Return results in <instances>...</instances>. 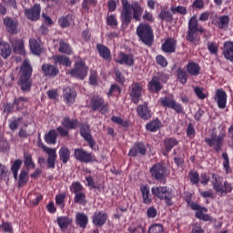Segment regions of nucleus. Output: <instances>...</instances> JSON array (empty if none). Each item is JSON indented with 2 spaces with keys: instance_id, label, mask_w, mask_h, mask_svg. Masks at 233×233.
Returning a JSON list of instances; mask_svg holds the SVG:
<instances>
[{
  "instance_id": "nucleus-1",
  "label": "nucleus",
  "mask_w": 233,
  "mask_h": 233,
  "mask_svg": "<svg viewBox=\"0 0 233 233\" xmlns=\"http://www.w3.org/2000/svg\"><path fill=\"white\" fill-rule=\"evenodd\" d=\"M225 137H227V130L225 129V127H223L220 128L218 135V132H216V129H213L210 137L205 138V143L218 154V152L223 151Z\"/></svg>"
},
{
  "instance_id": "nucleus-2",
  "label": "nucleus",
  "mask_w": 233,
  "mask_h": 233,
  "mask_svg": "<svg viewBox=\"0 0 233 233\" xmlns=\"http://www.w3.org/2000/svg\"><path fill=\"white\" fill-rule=\"evenodd\" d=\"M32 72L33 69L30 63H28V61H24L21 66V76L17 82L22 92H30V90H32Z\"/></svg>"
},
{
  "instance_id": "nucleus-3",
  "label": "nucleus",
  "mask_w": 233,
  "mask_h": 233,
  "mask_svg": "<svg viewBox=\"0 0 233 233\" xmlns=\"http://www.w3.org/2000/svg\"><path fill=\"white\" fill-rule=\"evenodd\" d=\"M205 28L199 25L197 16L193 15L188 20L186 40L189 43H197V41H199L198 34H205Z\"/></svg>"
},
{
  "instance_id": "nucleus-4",
  "label": "nucleus",
  "mask_w": 233,
  "mask_h": 233,
  "mask_svg": "<svg viewBox=\"0 0 233 233\" xmlns=\"http://www.w3.org/2000/svg\"><path fill=\"white\" fill-rule=\"evenodd\" d=\"M136 34L138 41H141L146 46H152L154 45V30L150 25L139 24L137 27Z\"/></svg>"
},
{
  "instance_id": "nucleus-5",
  "label": "nucleus",
  "mask_w": 233,
  "mask_h": 233,
  "mask_svg": "<svg viewBox=\"0 0 233 233\" xmlns=\"http://www.w3.org/2000/svg\"><path fill=\"white\" fill-rule=\"evenodd\" d=\"M151 192L153 196L160 199L161 201H165L166 206L172 207L174 205V199L176 195L174 191L170 189V187L159 186V187H153L151 188Z\"/></svg>"
},
{
  "instance_id": "nucleus-6",
  "label": "nucleus",
  "mask_w": 233,
  "mask_h": 233,
  "mask_svg": "<svg viewBox=\"0 0 233 233\" xmlns=\"http://www.w3.org/2000/svg\"><path fill=\"white\" fill-rule=\"evenodd\" d=\"M211 185L215 192H217V194H220V196L230 194L233 190L232 183L227 180L223 183V178L214 173L212 174Z\"/></svg>"
},
{
  "instance_id": "nucleus-7",
  "label": "nucleus",
  "mask_w": 233,
  "mask_h": 233,
  "mask_svg": "<svg viewBox=\"0 0 233 233\" xmlns=\"http://www.w3.org/2000/svg\"><path fill=\"white\" fill-rule=\"evenodd\" d=\"M168 81V75L165 73H157V76H152L147 84V90L150 94H159L164 88L163 84Z\"/></svg>"
},
{
  "instance_id": "nucleus-8",
  "label": "nucleus",
  "mask_w": 233,
  "mask_h": 233,
  "mask_svg": "<svg viewBox=\"0 0 233 233\" xmlns=\"http://www.w3.org/2000/svg\"><path fill=\"white\" fill-rule=\"evenodd\" d=\"M149 173L152 179L156 181H165L170 176V171L163 162H157L153 165L149 169Z\"/></svg>"
},
{
  "instance_id": "nucleus-9",
  "label": "nucleus",
  "mask_w": 233,
  "mask_h": 233,
  "mask_svg": "<svg viewBox=\"0 0 233 233\" xmlns=\"http://www.w3.org/2000/svg\"><path fill=\"white\" fill-rule=\"evenodd\" d=\"M69 74L72 76V77H76L77 79H85L86 76H88V66H86V62L83 60V58H80L75 63L74 68L69 70Z\"/></svg>"
},
{
  "instance_id": "nucleus-10",
  "label": "nucleus",
  "mask_w": 233,
  "mask_h": 233,
  "mask_svg": "<svg viewBox=\"0 0 233 233\" xmlns=\"http://www.w3.org/2000/svg\"><path fill=\"white\" fill-rule=\"evenodd\" d=\"M89 106L93 112H100V114L108 112V103H106L105 98L99 96H94L91 98Z\"/></svg>"
},
{
  "instance_id": "nucleus-11",
  "label": "nucleus",
  "mask_w": 233,
  "mask_h": 233,
  "mask_svg": "<svg viewBox=\"0 0 233 233\" xmlns=\"http://www.w3.org/2000/svg\"><path fill=\"white\" fill-rule=\"evenodd\" d=\"M145 89H143V84L139 82L133 83L129 87V97L131 98L132 103L137 105V103L141 101Z\"/></svg>"
},
{
  "instance_id": "nucleus-12",
  "label": "nucleus",
  "mask_w": 233,
  "mask_h": 233,
  "mask_svg": "<svg viewBox=\"0 0 233 233\" xmlns=\"http://www.w3.org/2000/svg\"><path fill=\"white\" fill-rule=\"evenodd\" d=\"M160 104L165 108H171L177 114H183V105L177 103L176 99L170 96H164L160 98Z\"/></svg>"
},
{
  "instance_id": "nucleus-13",
  "label": "nucleus",
  "mask_w": 233,
  "mask_h": 233,
  "mask_svg": "<svg viewBox=\"0 0 233 233\" xmlns=\"http://www.w3.org/2000/svg\"><path fill=\"white\" fill-rule=\"evenodd\" d=\"M74 157L80 163H94L96 161V157L92 153H88L83 148H75Z\"/></svg>"
},
{
  "instance_id": "nucleus-14",
  "label": "nucleus",
  "mask_w": 233,
  "mask_h": 233,
  "mask_svg": "<svg viewBox=\"0 0 233 233\" xmlns=\"http://www.w3.org/2000/svg\"><path fill=\"white\" fill-rule=\"evenodd\" d=\"M3 24L7 34L11 35H17L19 34V21L17 19L6 16L4 18Z\"/></svg>"
},
{
  "instance_id": "nucleus-15",
  "label": "nucleus",
  "mask_w": 233,
  "mask_h": 233,
  "mask_svg": "<svg viewBox=\"0 0 233 233\" xmlns=\"http://www.w3.org/2000/svg\"><path fill=\"white\" fill-rule=\"evenodd\" d=\"M24 14L28 21H39L41 19V4H34L32 7L25 8Z\"/></svg>"
},
{
  "instance_id": "nucleus-16",
  "label": "nucleus",
  "mask_w": 233,
  "mask_h": 233,
  "mask_svg": "<svg viewBox=\"0 0 233 233\" xmlns=\"http://www.w3.org/2000/svg\"><path fill=\"white\" fill-rule=\"evenodd\" d=\"M127 6L129 11L132 10L133 19L137 22L141 21V17L143 16V12H145V8L141 5V3L137 1H132L131 4L128 3Z\"/></svg>"
},
{
  "instance_id": "nucleus-17",
  "label": "nucleus",
  "mask_w": 233,
  "mask_h": 233,
  "mask_svg": "<svg viewBox=\"0 0 233 233\" xmlns=\"http://www.w3.org/2000/svg\"><path fill=\"white\" fill-rule=\"evenodd\" d=\"M43 150L47 154L46 168L54 170L56 168V161H57V150L48 147H43Z\"/></svg>"
},
{
  "instance_id": "nucleus-18",
  "label": "nucleus",
  "mask_w": 233,
  "mask_h": 233,
  "mask_svg": "<svg viewBox=\"0 0 233 233\" xmlns=\"http://www.w3.org/2000/svg\"><path fill=\"white\" fill-rule=\"evenodd\" d=\"M191 210H196L195 217L197 219H200V221H212V217L207 214V212H208V208L206 207H203L199 204H193Z\"/></svg>"
},
{
  "instance_id": "nucleus-19",
  "label": "nucleus",
  "mask_w": 233,
  "mask_h": 233,
  "mask_svg": "<svg viewBox=\"0 0 233 233\" xmlns=\"http://www.w3.org/2000/svg\"><path fill=\"white\" fill-rule=\"evenodd\" d=\"M129 157H137V156H147V146L143 142H136L128 152Z\"/></svg>"
},
{
  "instance_id": "nucleus-20",
  "label": "nucleus",
  "mask_w": 233,
  "mask_h": 233,
  "mask_svg": "<svg viewBox=\"0 0 233 233\" xmlns=\"http://www.w3.org/2000/svg\"><path fill=\"white\" fill-rule=\"evenodd\" d=\"M123 10L121 13V21L123 25H126V26H128L130 23H132L133 15L132 12H130V9L128 8V0H121Z\"/></svg>"
},
{
  "instance_id": "nucleus-21",
  "label": "nucleus",
  "mask_w": 233,
  "mask_h": 233,
  "mask_svg": "<svg viewBox=\"0 0 233 233\" xmlns=\"http://www.w3.org/2000/svg\"><path fill=\"white\" fill-rule=\"evenodd\" d=\"M137 114L144 121H148V119L152 118V109H150L147 102L137 106Z\"/></svg>"
},
{
  "instance_id": "nucleus-22",
  "label": "nucleus",
  "mask_w": 233,
  "mask_h": 233,
  "mask_svg": "<svg viewBox=\"0 0 233 233\" xmlns=\"http://www.w3.org/2000/svg\"><path fill=\"white\" fill-rule=\"evenodd\" d=\"M76 97H77V92L74 88L67 86L63 91V101L66 105L72 106L76 103Z\"/></svg>"
},
{
  "instance_id": "nucleus-23",
  "label": "nucleus",
  "mask_w": 233,
  "mask_h": 233,
  "mask_svg": "<svg viewBox=\"0 0 233 233\" xmlns=\"http://www.w3.org/2000/svg\"><path fill=\"white\" fill-rule=\"evenodd\" d=\"M211 23L220 30H227L230 24V16L228 15L220 16L215 15V17L212 18Z\"/></svg>"
},
{
  "instance_id": "nucleus-24",
  "label": "nucleus",
  "mask_w": 233,
  "mask_h": 233,
  "mask_svg": "<svg viewBox=\"0 0 233 233\" xmlns=\"http://www.w3.org/2000/svg\"><path fill=\"white\" fill-rule=\"evenodd\" d=\"M116 63H118V65H126V66H134L136 60L134 59V55L120 52L117 59H116Z\"/></svg>"
},
{
  "instance_id": "nucleus-25",
  "label": "nucleus",
  "mask_w": 233,
  "mask_h": 233,
  "mask_svg": "<svg viewBox=\"0 0 233 233\" xmlns=\"http://www.w3.org/2000/svg\"><path fill=\"white\" fill-rule=\"evenodd\" d=\"M93 225L95 227H103L108 219V215L103 211H96L91 218Z\"/></svg>"
},
{
  "instance_id": "nucleus-26",
  "label": "nucleus",
  "mask_w": 233,
  "mask_h": 233,
  "mask_svg": "<svg viewBox=\"0 0 233 233\" xmlns=\"http://www.w3.org/2000/svg\"><path fill=\"white\" fill-rule=\"evenodd\" d=\"M177 46V40L174 38H167L161 46V50L166 54H175Z\"/></svg>"
},
{
  "instance_id": "nucleus-27",
  "label": "nucleus",
  "mask_w": 233,
  "mask_h": 233,
  "mask_svg": "<svg viewBox=\"0 0 233 233\" xmlns=\"http://www.w3.org/2000/svg\"><path fill=\"white\" fill-rule=\"evenodd\" d=\"M179 145V140H177V138L176 137H166L164 139V148H165V152H164V156H168V154H170V152H172V148H174V147H177Z\"/></svg>"
},
{
  "instance_id": "nucleus-28",
  "label": "nucleus",
  "mask_w": 233,
  "mask_h": 233,
  "mask_svg": "<svg viewBox=\"0 0 233 233\" xmlns=\"http://www.w3.org/2000/svg\"><path fill=\"white\" fill-rule=\"evenodd\" d=\"M215 101H217L218 108H227V92L218 89L215 94Z\"/></svg>"
},
{
  "instance_id": "nucleus-29",
  "label": "nucleus",
  "mask_w": 233,
  "mask_h": 233,
  "mask_svg": "<svg viewBox=\"0 0 233 233\" xmlns=\"http://www.w3.org/2000/svg\"><path fill=\"white\" fill-rule=\"evenodd\" d=\"M42 71L46 77H56L57 74H59V68L51 64H44L42 65Z\"/></svg>"
},
{
  "instance_id": "nucleus-30",
  "label": "nucleus",
  "mask_w": 233,
  "mask_h": 233,
  "mask_svg": "<svg viewBox=\"0 0 233 233\" xmlns=\"http://www.w3.org/2000/svg\"><path fill=\"white\" fill-rule=\"evenodd\" d=\"M186 71L189 76L193 77H198L201 74V66L194 61H189L186 66Z\"/></svg>"
},
{
  "instance_id": "nucleus-31",
  "label": "nucleus",
  "mask_w": 233,
  "mask_h": 233,
  "mask_svg": "<svg viewBox=\"0 0 233 233\" xmlns=\"http://www.w3.org/2000/svg\"><path fill=\"white\" fill-rule=\"evenodd\" d=\"M96 50L102 59H105V61H112V53L108 46L103 44H96Z\"/></svg>"
},
{
  "instance_id": "nucleus-32",
  "label": "nucleus",
  "mask_w": 233,
  "mask_h": 233,
  "mask_svg": "<svg viewBox=\"0 0 233 233\" xmlns=\"http://www.w3.org/2000/svg\"><path fill=\"white\" fill-rule=\"evenodd\" d=\"M75 223H76V227L85 230V228H86V227H88V215H86L83 212L76 213Z\"/></svg>"
},
{
  "instance_id": "nucleus-33",
  "label": "nucleus",
  "mask_w": 233,
  "mask_h": 233,
  "mask_svg": "<svg viewBox=\"0 0 233 233\" xmlns=\"http://www.w3.org/2000/svg\"><path fill=\"white\" fill-rule=\"evenodd\" d=\"M13 51L15 54L20 56H26V50H25V41L23 39H15L11 42Z\"/></svg>"
},
{
  "instance_id": "nucleus-34",
  "label": "nucleus",
  "mask_w": 233,
  "mask_h": 233,
  "mask_svg": "<svg viewBox=\"0 0 233 233\" xmlns=\"http://www.w3.org/2000/svg\"><path fill=\"white\" fill-rule=\"evenodd\" d=\"M223 56L225 59L233 63V42L227 41L223 45Z\"/></svg>"
},
{
  "instance_id": "nucleus-35",
  "label": "nucleus",
  "mask_w": 233,
  "mask_h": 233,
  "mask_svg": "<svg viewBox=\"0 0 233 233\" xmlns=\"http://www.w3.org/2000/svg\"><path fill=\"white\" fill-rule=\"evenodd\" d=\"M140 192L142 194L143 204L151 205L152 195H150V187H148L147 185H142L140 187Z\"/></svg>"
},
{
  "instance_id": "nucleus-36",
  "label": "nucleus",
  "mask_w": 233,
  "mask_h": 233,
  "mask_svg": "<svg viewBox=\"0 0 233 233\" xmlns=\"http://www.w3.org/2000/svg\"><path fill=\"white\" fill-rule=\"evenodd\" d=\"M62 126L67 130H76L79 127V121L77 119H71L70 116H66L62 121Z\"/></svg>"
},
{
  "instance_id": "nucleus-37",
  "label": "nucleus",
  "mask_w": 233,
  "mask_h": 233,
  "mask_svg": "<svg viewBox=\"0 0 233 233\" xmlns=\"http://www.w3.org/2000/svg\"><path fill=\"white\" fill-rule=\"evenodd\" d=\"M0 56L4 59H7L12 56V47H10V44L6 42L0 41Z\"/></svg>"
},
{
  "instance_id": "nucleus-38",
  "label": "nucleus",
  "mask_w": 233,
  "mask_h": 233,
  "mask_svg": "<svg viewBox=\"0 0 233 233\" xmlns=\"http://www.w3.org/2000/svg\"><path fill=\"white\" fill-rule=\"evenodd\" d=\"M161 127H163V123L159 118H157L146 125V130H147V132H157V130L161 129Z\"/></svg>"
},
{
  "instance_id": "nucleus-39",
  "label": "nucleus",
  "mask_w": 233,
  "mask_h": 233,
  "mask_svg": "<svg viewBox=\"0 0 233 233\" xmlns=\"http://www.w3.org/2000/svg\"><path fill=\"white\" fill-rule=\"evenodd\" d=\"M58 155H59V159L60 161H62V163L64 165H66V163H68L70 161V149H68V147H62L59 151H58Z\"/></svg>"
},
{
  "instance_id": "nucleus-40",
  "label": "nucleus",
  "mask_w": 233,
  "mask_h": 233,
  "mask_svg": "<svg viewBox=\"0 0 233 233\" xmlns=\"http://www.w3.org/2000/svg\"><path fill=\"white\" fill-rule=\"evenodd\" d=\"M177 79L179 81L181 85H187V81H188V72L185 70L183 67H178L176 71Z\"/></svg>"
},
{
  "instance_id": "nucleus-41",
  "label": "nucleus",
  "mask_w": 233,
  "mask_h": 233,
  "mask_svg": "<svg viewBox=\"0 0 233 233\" xmlns=\"http://www.w3.org/2000/svg\"><path fill=\"white\" fill-rule=\"evenodd\" d=\"M29 46L32 54L35 56H41L43 49H41V45L35 38L29 39Z\"/></svg>"
},
{
  "instance_id": "nucleus-42",
  "label": "nucleus",
  "mask_w": 233,
  "mask_h": 233,
  "mask_svg": "<svg viewBox=\"0 0 233 233\" xmlns=\"http://www.w3.org/2000/svg\"><path fill=\"white\" fill-rule=\"evenodd\" d=\"M45 141L47 145H56V143H57V131L56 129L49 130V132L45 135Z\"/></svg>"
},
{
  "instance_id": "nucleus-43",
  "label": "nucleus",
  "mask_w": 233,
  "mask_h": 233,
  "mask_svg": "<svg viewBox=\"0 0 233 233\" xmlns=\"http://www.w3.org/2000/svg\"><path fill=\"white\" fill-rule=\"evenodd\" d=\"M73 23H74V18L70 14L61 16L58 19V25L59 26H61V28H68V26H70V25H72Z\"/></svg>"
},
{
  "instance_id": "nucleus-44",
  "label": "nucleus",
  "mask_w": 233,
  "mask_h": 233,
  "mask_svg": "<svg viewBox=\"0 0 233 233\" xmlns=\"http://www.w3.org/2000/svg\"><path fill=\"white\" fill-rule=\"evenodd\" d=\"M56 221L59 228H61V230H65V228H68L70 223H72V218L68 217H58Z\"/></svg>"
},
{
  "instance_id": "nucleus-45",
  "label": "nucleus",
  "mask_w": 233,
  "mask_h": 233,
  "mask_svg": "<svg viewBox=\"0 0 233 233\" xmlns=\"http://www.w3.org/2000/svg\"><path fill=\"white\" fill-rule=\"evenodd\" d=\"M58 51L61 54H66L67 56H71L72 47L70 46V44L65 42V40H60Z\"/></svg>"
},
{
  "instance_id": "nucleus-46",
  "label": "nucleus",
  "mask_w": 233,
  "mask_h": 233,
  "mask_svg": "<svg viewBox=\"0 0 233 233\" xmlns=\"http://www.w3.org/2000/svg\"><path fill=\"white\" fill-rule=\"evenodd\" d=\"M28 183V172L26 170L22 169L18 178V188H23V187H26Z\"/></svg>"
},
{
  "instance_id": "nucleus-47",
  "label": "nucleus",
  "mask_w": 233,
  "mask_h": 233,
  "mask_svg": "<svg viewBox=\"0 0 233 233\" xmlns=\"http://www.w3.org/2000/svg\"><path fill=\"white\" fill-rule=\"evenodd\" d=\"M55 61L56 63H58V65H63L64 66H72V60H70V57L63 55H57Z\"/></svg>"
},
{
  "instance_id": "nucleus-48",
  "label": "nucleus",
  "mask_w": 233,
  "mask_h": 233,
  "mask_svg": "<svg viewBox=\"0 0 233 233\" xmlns=\"http://www.w3.org/2000/svg\"><path fill=\"white\" fill-rule=\"evenodd\" d=\"M111 121L116 123V125H120L123 128H129L130 127V120H123L121 116H113L111 117Z\"/></svg>"
},
{
  "instance_id": "nucleus-49",
  "label": "nucleus",
  "mask_w": 233,
  "mask_h": 233,
  "mask_svg": "<svg viewBox=\"0 0 233 233\" xmlns=\"http://www.w3.org/2000/svg\"><path fill=\"white\" fill-rule=\"evenodd\" d=\"M21 165H23V160L15 159L11 167V171H12L14 178L15 180H17L19 170L21 168Z\"/></svg>"
},
{
  "instance_id": "nucleus-50",
  "label": "nucleus",
  "mask_w": 233,
  "mask_h": 233,
  "mask_svg": "<svg viewBox=\"0 0 233 233\" xmlns=\"http://www.w3.org/2000/svg\"><path fill=\"white\" fill-rule=\"evenodd\" d=\"M74 203H76L77 205H86V193H85V191L76 193L74 197Z\"/></svg>"
},
{
  "instance_id": "nucleus-51",
  "label": "nucleus",
  "mask_w": 233,
  "mask_h": 233,
  "mask_svg": "<svg viewBox=\"0 0 233 233\" xmlns=\"http://www.w3.org/2000/svg\"><path fill=\"white\" fill-rule=\"evenodd\" d=\"M129 233H145V226L142 224H131L127 228Z\"/></svg>"
},
{
  "instance_id": "nucleus-52",
  "label": "nucleus",
  "mask_w": 233,
  "mask_h": 233,
  "mask_svg": "<svg viewBox=\"0 0 233 233\" xmlns=\"http://www.w3.org/2000/svg\"><path fill=\"white\" fill-rule=\"evenodd\" d=\"M69 190L72 192V194H79L80 192H83L85 188L83 187V184H81V182L76 181L71 184Z\"/></svg>"
},
{
  "instance_id": "nucleus-53",
  "label": "nucleus",
  "mask_w": 233,
  "mask_h": 233,
  "mask_svg": "<svg viewBox=\"0 0 233 233\" xmlns=\"http://www.w3.org/2000/svg\"><path fill=\"white\" fill-rule=\"evenodd\" d=\"M55 199H56V205L59 207V208L61 209L65 208V205H66L65 200L66 199V194L65 192L56 195Z\"/></svg>"
},
{
  "instance_id": "nucleus-54",
  "label": "nucleus",
  "mask_w": 233,
  "mask_h": 233,
  "mask_svg": "<svg viewBox=\"0 0 233 233\" xmlns=\"http://www.w3.org/2000/svg\"><path fill=\"white\" fill-rule=\"evenodd\" d=\"M24 165L26 168H35V163H34L32 155L30 154L24 155Z\"/></svg>"
},
{
  "instance_id": "nucleus-55",
  "label": "nucleus",
  "mask_w": 233,
  "mask_h": 233,
  "mask_svg": "<svg viewBox=\"0 0 233 233\" xmlns=\"http://www.w3.org/2000/svg\"><path fill=\"white\" fill-rule=\"evenodd\" d=\"M147 233H165V228L161 224H153L149 227Z\"/></svg>"
},
{
  "instance_id": "nucleus-56",
  "label": "nucleus",
  "mask_w": 233,
  "mask_h": 233,
  "mask_svg": "<svg viewBox=\"0 0 233 233\" xmlns=\"http://www.w3.org/2000/svg\"><path fill=\"white\" fill-rule=\"evenodd\" d=\"M119 94H121V87L116 84L111 85L107 93L108 97H112V96H119Z\"/></svg>"
},
{
  "instance_id": "nucleus-57",
  "label": "nucleus",
  "mask_w": 233,
  "mask_h": 233,
  "mask_svg": "<svg viewBox=\"0 0 233 233\" xmlns=\"http://www.w3.org/2000/svg\"><path fill=\"white\" fill-rule=\"evenodd\" d=\"M203 90H205V88L203 87H199V86H195L194 87V94L195 96H197V97L198 99H207V97H208V95L203 93Z\"/></svg>"
},
{
  "instance_id": "nucleus-58",
  "label": "nucleus",
  "mask_w": 233,
  "mask_h": 233,
  "mask_svg": "<svg viewBox=\"0 0 233 233\" xmlns=\"http://www.w3.org/2000/svg\"><path fill=\"white\" fill-rule=\"evenodd\" d=\"M106 25L108 26H112V28H116L118 23L117 18L116 17V15H110L106 17Z\"/></svg>"
},
{
  "instance_id": "nucleus-59",
  "label": "nucleus",
  "mask_w": 233,
  "mask_h": 233,
  "mask_svg": "<svg viewBox=\"0 0 233 233\" xmlns=\"http://www.w3.org/2000/svg\"><path fill=\"white\" fill-rule=\"evenodd\" d=\"M156 63L162 66V68H167V66H168V61L162 55H157L156 56Z\"/></svg>"
},
{
  "instance_id": "nucleus-60",
  "label": "nucleus",
  "mask_w": 233,
  "mask_h": 233,
  "mask_svg": "<svg viewBox=\"0 0 233 233\" xmlns=\"http://www.w3.org/2000/svg\"><path fill=\"white\" fill-rule=\"evenodd\" d=\"M189 178L193 185H198L199 183V173L198 171H190Z\"/></svg>"
},
{
  "instance_id": "nucleus-61",
  "label": "nucleus",
  "mask_w": 233,
  "mask_h": 233,
  "mask_svg": "<svg viewBox=\"0 0 233 233\" xmlns=\"http://www.w3.org/2000/svg\"><path fill=\"white\" fill-rule=\"evenodd\" d=\"M187 137H190V139H194V137H196V128L194 127V124L189 123L187 125Z\"/></svg>"
},
{
  "instance_id": "nucleus-62",
  "label": "nucleus",
  "mask_w": 233,
  "mask_h": 233,
  "mask_svg": "<svg viewBox=\"0 0 233 233\" xmlns=\"http://www.w3.org/2000/svg\"><path fill=\"white\" fill-rule=\"evenodd\" d=\"M147 216L148 219H154V218H157V209L154 208V206L147 208Z\"/></svg>"
},
{
  "instance_id": "nucleus-63",
  "label": "nucleus",
  "mask_w": 233,
  "mask_h": 233,
  "mask_svg": "<svg viewBox=\"0 0 233 233\" xmlns=\"http://www.w3.org/2000/svg\"><path fill=\"white\" fill-rule=\"evenodd\" d=\"M80 136H82L85 139H87L90 137L92 135L90 132H88V126L83 125L80 127Z\"/></svg>"
},
{
  "instance_id": "nucleus-64",
  "label": "nucleus",
  "mask_w": 233,
  "mask_h": 233,
  "mask_svg": "<svg viewBox=\"0 0 233 233\" xmlns=\"http://www.w3.org/2000/svg\"><path fill=\"white\" fill-rule=\"evenodd\" d=\"M160 19L163 21H172V13L169 11H161L159 14Z\"/></svg>"
}]
</instances>
